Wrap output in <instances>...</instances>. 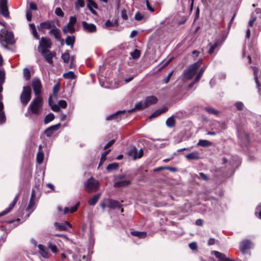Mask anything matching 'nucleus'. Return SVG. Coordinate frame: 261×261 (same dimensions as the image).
<instances>
[{
  "label": "nucleus",
  "mask_w": 261,
  "mask_h": 261,
  "mask_svg": "<svg viewBox=\"0 0 261 261\" xmlns=\"http://www.w3.org/2000/svg\"><path fill=\"white\" fill-rule=\"evenodd\" d=\"M55 14L60 17H63L64 16V13L63 12L61 9L59 7L55 9Z\"/></svg>",
  "instance_id": "de8ad7c7"
},
{
  "label": "nucleus",
  "mask_w": 261,
  "mask_h": 261,
  "mask_svg": "<svg viewBox=\"0 0 261 261\" xmlns=\"http://www.w3.org/2000/svg\"><path fill=\"white\" fill-rule=\"evenodd\" d=\"M55 26L54 23L53 21H46L45 22H41L39 25L37 27L39 31L44 33V30L45 29H52V28Z\"/></svg>",
  "instance_id": "9b49d317"
},
{
  "label": "nucleus",
  "mask_w": 261,
  "mask_h": 261,
  "mask_svg": "<svg viewBox=\"0 0 261 261\" xmlns=\"http://www.w3.org/2000/svg\"><path fill=\"white\" fill-rule=\"evenodd\" d=\"M145 3L147 9L149 10L151 12H153L154 11V9L152 7L150 6L149 2L147 0H146L145 1Z\"/></svg>",
  "instance_id": "e2e57ef3"
},
{
  "label": "nucleus",
  "mask_w": 261,
  "mask_h": 261,
  "mask_svg": "<svg viewBox=\"0 0 261 261\" xmlns=\"http://www.w3.org/2000/svg\"><path fill=\"white\" fill-rule=\"evenodd\" d=\"M49 33L55 37L56 39L62 42L63 40L61 38V34L60 30L57 28L56 26H54L52 29H51Z\"/></svg>",
  "instance_id": "f8f14e48"
},
{
  "label": "nucleus",
  "mask_w": 261,
  "mask_h": 261,
  "mask_svg": "<svg viewBox=\"0 0 261 261\" xmlns=\"http://www.w3.org/2000/svg\"><path fill=\"white\" fill-rule=\"evenodd\" d=\"M85 6V2L84 0H76L75 3V8L79 9L80 8H83Z\"/></svg>",
  "instance_id": "ea45409f"
},
{
  "label": "nucleus",
  "mask_w": 261,
  "mask_h": 261,
  "mask_svg": "<svg viewBox=\"0 0 261 261\" xmlns=\"http://www.w3.org/2000/svg\"><path fill=\"white\" fill-rule=\"evenodd\" d=\"M33 89L36 97L40 96L41 83L39 79H34L32 83Z\"/></svg>",
  "instance_id": "423d86ee"
},
{
  "label": "nucleus",
  "mask_w": 261,
  "mask_h": 261,
  "mask_svg": "<svg viewBox=\"0 0 261 261\" xmlns=\"http://www.w3.org/2000/svg\"><path fill=\"white\" fill-rule=\"evenodd\" d=\"M76 18L74 16H71L69 19V24L74 27V24L76 23Z\"/></svg>",
  "instance_id": "8fccbe9b"
},
{
  "label": "nucleus",
  "mask_w": 261,
  "mask_h": 261,
  "mask_svg": "<svg viewBox=\"0 0 261 261\" xmlns=\"http://www.w3.org/2000/svg\"><path fill=\"white\" fill-rule=\"evenodd\" d=\"M35 200L30 199L29 205L27 208V210L30 212H32L35 209Z\"/></svg>",
  "instance_id": "473e14b6"
},
{
  "label": "nucleus",
  "mask_w": 261,
  "mask_h": 261,
  "mask_svg": "<svg viewBox=\"0 0 261 261\" xmlns=\"http://www.w3.org/2000/svg\"><path fill=\"white\" fill-rule=\"evenodd\" d=\"M186 158L188 160H198L200 159L199 153L197 151H194L186 155Z\"/></svg>",
  "instance_id": "4be33fe9"
},
{
  "label": "nucleus",
  "mask_w": 261,
  "mask_h": 261,
  "mask_svg": "<svg viewBox=\"0 0 261 261\" xmlns=\"http://www.w3.org/2000/svg\"><path fill=\"white\" fill-rule=\"evenodd\" d=\"M126 111L125 110L123 111H119L115 113H114L109 116H108L106 118L107 120H111L113 119H116L118 118V116L122 114H125Z\"/></svg>",
  "instance_id": "5701e85b"
},
{
  "label": "nucleus",
  "mask_w": 261,
  "mask_h": 261,
  "mask_svg": "<svg viewBox=\"0 0 261 261\" xmlns=\"http://www.w3.org/2000/svg\"><path fill=\"white\" fill-rule=\"evenodd\" d=\"M38 248L39 250V253L41 254L42 257L44 258H49V255L48 254V252L46 251V247L43 245L39 244L38 245Z\"/></svg>",
  "instance_id": "6ab92c4d"
},
{
  "label": "nucleus",
  "mask_w": 261,
  "mask_h": 261,
  "mask_svg": "<svg viewBox=\"0 0 261 261\" xmlns=\"http://www.w3.org/2000/svg\"><path fill=\"white\" fill-rule=\"evenodd\" d=\"M212 145L213 143L212 142L206 140H199L197 143V145L202 147H208Z\"/></svg>",
  "instance_id": "cd10ccee"
},
{
  "label": "nucleus",
  "mask_w": 261,
  "mask_h": 261,
  "mask_svg": "<svg viewBox=\"0 0 261 261\" xmlns=\"http://www.w3.org/2000/svg\"><path fill=\"white\" fill-rule=\"evenodd\" d=\"M108 206L110 208H119L121 207V205L120 203L116 200L110 199L109 200Z\"/></svg>",
  "instance_id": "412c9836"
},
{
  "label": "nucleus",
  "mask_w": 261,
  "mask_h": 261,
  "mask_svg": "<svg viewBox=\"0 0 261 261\" xmlns=\"http://www.w3.org/2000/svg\"><path fill=\"white\" fill-rule=\"evenodd\" d=\"M116 23V21L115 20L114 21V22L113 23V21H110V20H108L106 23H105V25L107 27H112L114 25V24Z\"/></svg>",
  "instance_id": "bf43d9fd"
},
{
  "label": "nucleus",
  "mask_w": 261,
  "mask_h": 261,
  "mask_svg": "<svg viewBox=\"0 0 261 261\" xmlns=\"http://www.w3.org/2000/svg\"><path fill=\"white\" fill-rule=\"evenodd\" d=\"M43 103V100L41 96H36L31 101L28 109L31 111V114L38 115L41 112Z\"/></svg>",
  "instance_id": "f257e3e1"
},
{
  "label": "nucleus",
  "mask_w": 261,
  "mask_h": 261,
  "mask_svg": "<svg viewBox=\"0 0 261 261\" xmlns=\"http://www.w3.org/2000/svg\"><path fill=\"white\" fill-rule=\"evenodd\" d=\"M88 3L87 6H89L91 8H94L95 9L98 8L97 4L92 0H88Z\"/></svg>",
  "instance_id": "3c124183"
},
{
  "label": "nucleus",
  "mask_w": 261,
  "mask_h": 261,
  "mask_svg": "<svg viewBox=\"0 0 261 261\" xmlns=\"http://www.w3.org/2000/svg\"><path fill=\"white\" fill-rule=\"evenodd\" d=\"M173 71H171L167 75V76L164 79V83L165 84H167L169 82L170 77H171L172 74H173Z\"/></svg>",
  "instance_id": "052dcab7"
},
{
  "label": "nucleus",
  "mask_w": 261,
  "mask_h": 261,
  "mask_svg": "<svg viewBox=\"0 0 261 261\" xmlns=\"http://www.w3.org/2000/svg\"><path fill=\"white\" fill-rule=\"evenodd\" d=\"M217 43H215L214 44L212 45L211 46V48H210V49L208 50L209 54H213L214 51V50H215V49L217 47Z\"/></svg>",
  "instance_id": "0e129e2a"
},
{
  "label": "nucleus",
  "mask_w": 261,
  "mask_h": 261,
  "mask_svg": "<svg viewBox=\"0 0 261 261\" xmlns=\"http://www.w3.org/2000/svg\"><path fill=\"white\" fill-rule=\"evenodd\" d=\"M202 60H199L197 62L189 66L188 68L184 72V77L188 79H191L196 73L197 69L201 64Z\"/></svg>",
  "instance_id": "20e7f679"
},
{
  "label": "nucleus",
  "mask_w": 261,
  "mask_h": 261,
  "mask_svg": "<svg viewBox=\"0 0 261 261\" xmlns=\"http://www.w3.org/2000/svg\"><path fill=\"white\" fill-rule=\"evenodd\" d=\"M144 17V16L139 12H137L135 15V18L137 20H141Z\"/></svg>",
  "instance_id": "6e6d98bb"
},
{
  "label": "nucleus",
  "mask_w": 261,
  "mask_h": 261,
  "mask_svg": "<svg viewBox=\"0 0 261 261\" xmlns=\"http://www.w3.org/2000/svg\"><path fill=\"white\" fill-rule=\"evenodd\" d=\"M4 42L7 44H12L15 42V40L12 32L2 29L0 32V43L3 47L7 48V45L3 44Z\"/></svg>",
  "instance_id": "f03ea898"
},
{
  "label": "nucleus",
  "mask_w": 261,
  "mask_h": 261,
  "mask_svg": "<svg viewBox=\"0 0 261 261\" xmlns=\"http://www.w3.org/2000/svg\"><path fill=\"white\" fill-rule=\"evenodd\" d=\"M5 73L3 71H0V85H2L5 82Z\"/></svg>",
  "instance_id": "09e8293b"
},
{
  "label": "nucleus",
  "mask_w": 261,
  "mask_h": 261,
  "mask_svg": "<svg viewBox=\"0 0 261 261\" xmlns=\"http://www.w3.org/2000/svg\"><path fill=\"white\" fill-rule=\"evenodd\" d=\"M47 247L53 253H56L57 252L56 246L53 245L51 243L48 242L47 243Z\"/></svg>",
  "instance_id": "37998d69"
},
{
  "label": "nucleus",
  "mask_w": 261,
  "mask_h": 261,
  "mask_svg": "<svg viewBox=\"0 0 261 261\" xmlns=\"http://www.w3.org/2000/svg\"><path fill=\"white\" fill-rule=\"evenodd\" d=\"M51 44L52 43L50 39L42 37L39 42V48H40L41 50H43V49H48L47 48L51 47Z\"/></svg>",
  "instance_id": "0eeeda50"
},
{
  "label": "nucleus",
  "mask_w": 261,
  "mask_h": 261,
  "mask_svg": "<svg viewBox=\"0 0 261 261\" xmlns=\"http://www.w3.org/2000/svg\"><path fill=\"white\" fill-rule=\"evenodd\" d=\"M60 126V123L51 125L45 129L44 131V134L47 137H49L51 136L54 132L57 130L59 128Z\"/></svg>",
  "instance_id": "dca6fc26"
},
{
  "label": "nucleus",
  "mask_w": 261,
  "mask_h": 261,
  "mask_svg": "<svg viewBox=\"0 0 261 261\" xmlns=\"http://www.w3.org/2000/svg\"><path fill=\"white\" fill-rule=\"evenodd\" d=\"M63 76L66 79H74L75 75L72 71H68V72L64 73Z\"/></svg>",
  "instance_id": "f704fd0d"
},
{
  "label": "nucleus",
  "mask_w": 261,
  "mask_h": 261,
  "mask_svg": "<svg viewBox=\"0 0 261 261\" xmlns=\"http://www.w3.org/2000/svg\"><path fill=\"white\" fill-rule=\"evenodd\" d=\"M121 15L122 18L124 20H126L127 19V16L126 12L125 10H123L121 11Z\"/></svg>",
  "instance_id": "338daca9"
},
{
  "label": "nucleus",
  "mask_w": 261,
  "mask_h": 261,
  "mask_svg": "<svg viewBox=\"0 0 261 261\" xmlns=\"http://www.w3.org/2000/svg\"><path fill=\"white\" fill-rule=\"evenodd\" d=\"M74 41L75 38L73 36H68L65 40L66 44L71 46H73Z\"/></svg>",
  "instance_id": "2f4dec72"
},
{
  "label": "nucleus",
  "mask_w": 261,
  "mask_h": 261,
  "mask_svg": "<svg viewBox=\"0 0 261 261\" xmlns=\"http://www.w3.org/2000/svg\"><path fill=\"white\" fill-rule=\"evenodd\" d=\"M131 233L139 238H145L147 236V233L145 231H133Z\"/></svg>",
  "instance_id": "c85d7f7f"
},
{
  "label": "nucleus",
  "mask_w": 261,
  "mask_h": 261,
  "mask_svg": "<svg viewBox=\"0 0 261 261\" xmlns=\"http://www.w3.org/2000/svg\"><path fill=\"white\" fill-rule=\"evenodd\" d=\"M51 110L56 112H60V108L58 105H54L51 107Z\"/></svg>",
  "instance_id": "13d9d810"
},
{
  "label": "nucleus",
  "mask_w": 261,
  "mask_h": 261,
  "mask_svg": "<svg viewBox=\"0 0 261 261\" xmlns=\"http://www.w3.org/2000/svg\"><path fill=\"white\" fill-rule=\"evenodd\" d=\"M7 0H1V13L4 17H8L9 12L7 6Z\"/></svg>",
  "instance_id": "ddd939ff"
},
{
  "label": "nucleus",
  "mask_w": 261,
  "mask_h": 261,
  "mask_svg": "<svg viewBox=\"0 0 261 261\" xmlns=\"http://www.w3.org/2000/svg\"><path fill=\"white\" fill-rule=\"evenodd\" d=\"M101 196V193H98L94 195L88 200V204L90 205H94L97 202L98 200Z\"/></svg>",
  "instance_id": "393cba45"
},
{
  "label": "nucleus",
  "mask_w": 261,
  "mask_h": 261,
  "mask_svg": "<svg viewBox=\"0 0 261 261\" xmlns=\"http://www.w3.org/2000/svg\"><path fill=\"white\" fill-rule=\"evenodd\" d=\"M130 183V180H120L115 182L114 187L115 188L121 187L128 185Z\"/></svg>",
  "instance_id": "bb28decb"
},
{
  "label": "nucleus",
  "mask_w": 261,
  "mask_h": 261,
  "mask_svg": "<svg viewBox=\"0 0 261 261\" xmlns=\"http://www.w3.org/2000/svg\"><path fill=\"white\" fill-rule=\"evenodd\" d=\"M145 108H146V107L144 106V102H139L135 105L134 109L128 110L127 111V112L130 113V112H132L134 110H141Z\"/></svg>",
  "instance_id": "7c9ffc66"
},
{
  "label": "nucleus",
  "mask_w": 261,
  "mask_h": 261,
  "mask_svg": "<svg viewBox=\"0 0 261 261\" xmlns=\"http://www.w3.org/2000/svg\"><path fill=\"white\" fill-rule=\"evenodd\" d=\"M58 105L60 107L65 108L67 107V102L64 100H61L58 102Z\"/></svg>",
  "instance_id": "5fc2aeb1"
},
{
  "label": "nucleus",
  "mask_w": 261,
  "mask_h": 261,
  "mask_svg": "<svg viewBox=\"0 0 261 261\" xmlns=\"http://www.w3.org/2000/svg\"><path fill=\"white\" fill-rule=\"evenodd\" d=\"M61 58L65 63H68L70 60L69 54L68 51L65 52L62 55Z\"/></svg>",
  "instance_id": "58836bf2"
},
{
  "label": "nucleus",
  "mask_w": 261,
  "mask_h": 261,
  "mask_svg": "<svg viewBox=\"0 0 261 261\" xmlns=\"http://www.w3.org/2000/svg\"><path fill=\"white\" fill-rule=\"evenodd\" d=\"M234 106L238 110H242L244 108V103L241 101H237L235 102Z\"/></svg>",
  "instance_id": "a18cd8bd"
},
{
  "label": "nucleus",
  "mask_w": 261,
  "mask_h": 261,
  "mask_svg": "<svg viewBox=\"0 0 261 261\" xmlns=\"http://www.w3.org/2000/svg\"><path fill=\"white\" fill-rule=\"evenodd\" d=\"M44 159V153L42 150L41 146L40 145L36 155V160L38 164H40L43 162Z\"/></svg>",
  "instance_id": "aec40b11"
},
{
  "label": "nucleus",
  "mask_w": 261,
  "mask_h": 261,
  "mask_svg": "<svg viewBox=\"0 0 261 261\" xmlns=\"http://www.w3.org/2000/svg\"><path fill=\"white\" fill-rule=\"evenodd\" d=\"M205 69V68L203 67L200 70V71H199V72L198 73L195 77V82H198L199 81Z\"/></svg>",
  "instance_id": "79ce46f5"
},
{
  "label": "nucleus",
  "mask_w": 261,
  "mask_h": 261,
  "mask_svg": "<svg viewBox=\"0 0 261 261\" xmlns=\"http://www.w3.org/2000/svg\"><path fill=\"white\" fill-rule=\"evenodd\" d=\"M118 167V164L117 163H112L108 165L107 169L109 171H112L116 170Z\"/></svg>",
  "instance_id": "a19ab883"
},
{
  "label": "nucleus",
  "mask_w": 261,
  "mask_h": 261,
  "mask_svg": "<svg viewBox=\"0 0 261 261\" xmlns=\"http://www.w3.org/2000/svg\"><path fill=\"white\" fill-rule=\"evenodd\" d=\"M18 196H19V194H17V195H16V196L14 198L13 201L10 204L9 206L7 208H6L5 210H4L3 212L0 213V217L7 214L12 210V209L13 208V207L15 205V204L18 200Z\"/></svg>",
  "instance_id": "2eb2a0df"
},
{
  "label": "nucleus",
  "mask_w": 261,
  "mask_h": 261,
  "mask_svg": "<svg viewBox=\"0 0 261 261\" xmlns=\"http://www.w3.org/2000/svg\"><path fill=\"white\" fill-rule=\"evenodd\" d=\"M189 247L193 250H196L197 249V244L195 242H192L189 245Z\"/></svg>",
  "instance_id": "680f3d73"
},
{
  "label": "nucleus",
  "mask_w": 261,
  "mask_h": 261,
  "mask_svg": "<svg viewBox=\"0 0 261 261\" xmlns=\"http://www.w3.org/2000/svg\"><path fill=\"white\" fill-rule=\"evenodd\" d=\"M63 32L64 33L66 34L68 33H73L75 32L74 27L70 24L68 23L67 25L64 26L63 29Z\"/></svg>",
  "instance_id": "a878e982"
},
{
  "label": "nucleus",
  "mask_w": 261,
  "mask_h": 261,
  "mask_svg": "<svg viewBox=\"0 0 261 261\" xmlns=\"http://www.w3.org/2000/svg\"><path fill=\"white\" fill-rule=\"evenodd\" d=\"M32 90L30 86H27L23 87L22 91L20 96L21 104L26 106L31 99Z\"/></svg>",
  "instance_id": "39448f33"
},
{
  "label": "nucleus",
  "mask_w": 261,
  "mask_h": 261,
  "mask_svg": "<svg viewBox=\"0 0 261 261\" xmlns=\"http://www.w3.org/2000/svg\"><path fill=\"white\" fill-rule=\"evenodd\" d=\"M211 253L214 255L215 257L220 261H233L232 260L227 257L225 254L217 251H212Z\"/></svg>",
  "instance_id": "4468645a"
},
{
  "label": "nucleus",
  "mask_w": 261,
  "mask_h": 261,
  "mask_svg": "<svg viewBox=\"0 0 261 261\" xmlns=\"http://www.w3.org/2000/svg\"><path fill=\"white\" fill-rule=\"evenodd\" d=\"M23 75L26 80H29L31 77L30 70L28 68H24L23 70Z\"/></svg>",
  "instance_id": "49530a36"
},
{
  "label": "nucleus",
  "mask_w": 261,
  "mask_h": 261,
  "mask_svg": "<svg viewBox=\"0 0 261 261\" xmlns=\"http://www.w3.org/2000/svg\"><path fill=\"white\" fill-rule=\"evenodd\" d=\"M166 125L169 127H172L175 125V119L173 116L168 118L166 122Z\"/></svg>",
  "instance_id": "72a5a7b5"
},
{
  "label": "nucleus",
  "mask_w": 261,
  "mask_h": 261,
  "mask_svg": "<svg viewBox=\"0 0 261 261\" xmlns=\"http://www.w3.org/2000/svg\"><path fill=\"white\" fill-rule=\"evenodd\" d=\"M6 121L5 115L4 111L0 112V124H2Z\"/></svg>",
  "instance_id": "603ef678"
},
{
  "label": "nucleus",
  "mask_w": 261,
  "mask_h": 261,
  "mask_svg": "<svg viewBox=\"0 0 261 261\" xmlns=\"http://www.w3.org/2000/svg\"><path fill=\"white\" fill-rule=\"evenodd\" d=\"M199 177L198 176V175H196V177H197L198 178H200L204 180H207L208 179V176L206 174H204L202 172L199 173Z\"/></svg>",
  "instance_id": "864d4df0"
},
{
  "label": "nucleus",
  "mask_w": 261,
  "mask_h": 261,
  "mask_svg": "<svg viewBox=\"0 0 261 261\" xmlns=\"http://www.w3.org/2000/svg\"><path fill=\"white\" fill-rule=\"evenodd\" d=\"M253 246V244L251 241L244 240L240 243V249L243 253H245L247 250L252 248Z\"/></svg>",
  "instance_id": "1a4fd4ad"
},
{
  "label": "nucleus",
  "mask_w": 261,
  "mask_h": 261,
  "mask_svg": "<svg viewBox=\"0 0 261 261\" xmlns=\"http://www.w3.org/2000/svg\"><path fill=\"white\" fill-rule=\"evenodd\" d=\"M205 110L210 114L217 115L218 113L217 111L210 108H205Z\"/></svg>",
  "instance_id": "4d7b16f0"
},
{
  "label": "nucleus",
  "mask_w": 261,
  "mask_h": 261,
  "mask_svg": "<svg viewBox=\"0 0 261 261\" xmlns=\"http://www.w3.org/2000/svg\"><path fill=\"white\" fill-rule=\"evenodd\" d=\"M115 142V141L114 140H112L110 141L109 142H108L104 146V149H106L107 148L110 147Z\"/></svg>",
  "instance_id": "69168bd1"
},
{
  "label": "nucleus",
  "mask_w": 261,
  "mask_h": 261,
  "mask_svg": "<svg viewBox=\"0 0 261 261\" xmlns=\"http://www.w3.org/2000/svg\"><path fill=\"white\" fill-rule=\"evenodd\" d=\"M130 55L133 59H137L140 56V51L139 49H136L133 52H131Z\"/></svg>",
  "instance_id": "4c0bfd02"
},
{
  "label": "nucleus",
  "mask_w": 261,
  "mask_h": 261,
  "mask_svg": "<svg viewBox=\"0 0 261 261\" xmlns=\"http://www.w3.org/2000/svg\"><path fill=\"white\" fill-rule=\"evenodd\" d=\"M27 20L30 21L32 19V12L30 11H28L26 13Z\"/></svg>",
  "instance_id": "774afa93"
},
{
  "label": "nucleus",
  "mask_w": 261,
  "mask_h": 261,
  "mask_svg": "<svg viewBox=\"0 0 261 261\" xmlns=\"http://www.w3.org/2000/svg\"><path fill=\"white\" fill-rule=\"evenodd\" d=\"M79 204L77 203L76 204V205L71 207L70 208L69 207H65L64 210V214H67L69 212L72 213L75 212L77 210V207L79 206Z\"/></svg>",
  "instance_id": "c9c22d12"
},
{
  "label": "nucleus",
  "mask_w": 261,
  "mask_h": 261,
  "mask_svg": "<svg viewBox=\"0 0 261 261\" xmlns=\"http://www.w3.org/2000/svg\"><path fill=\"white\" fill-rule=\"evenodd\" d=\"M167 111V108L165 107L162 108V109H159L154 112L150 116V118H152L156 117L162 113L166 112Z\"/></svg>",
  "instance_id": "c756f323"
},
{
  "label": "nucleus",
  "mask_w": 261,
  "mask_h": 261,
  "mask_svg": "<svg viewBox=\"0 0 261 261\" xmlns=\"http://www.w3.org/2000/svg\"><path fill=\"white\" fill-rule=\"evenodd\" d=\"M128 155L133 159H137V149L136 147H132L128 151Z\"/></svg>",
  "instance_id": "b1692460"
},
{
  "label": "nucleus",
  "mask_w": 261,
  "mask_h": 261,
  "mask_svg": "<svg viewBox=\"0 0 261 261\" xmlns=\"http://www.w3.org/2000/svg\"><path fill=\"white\" fill-rule=\"evenodd\" d=\"M55 227L60 230H66L68 227H71V224L68 221H65L64 223H55Z\"/></svg>",
  "instance_id": "f3484780"
},
{
  "label": "nucleus",
  "mask_w": 261,
  "mask_h": 261,
  "mask_svg": "<svg viewBox=\"0 0 261 261\" xmlns=\"http://www.w3.org/2000/svg\"><path fill=\"white\" fill-rule=\"evenodd\" d=\"M41 54L47 63L50 64L53 63V58L55 56V53L48 49H43L41 50Z\"/></svg>",
  "instance_id": "6e6552de"
},
{
  "label": "nucleus",
  "mask_w": 261,
  "mask_h": 261,
  "mask_svg": "<svg viewBox=\"0 0 261 261\" xmlns=\"http://www.w3.org/2000/svg\"><path fill=\"white\" fill-rule=\"evenodd\" d=\"M82 25L84 31L87 33H93L96 31V27L93 23L83 21L82 22Z\"/></svg>",
  "instance_id": "9d476101"
},
{
  "label": "nucleus",
  "mask_w": 261,
  "mask_h": 261,
  "mask_svg": "<svg viewBox=\"0 0 261 261\" xmlns=\"http://www.w3.org/2000/svg\"><path fill=\"white\" fill-rule=\"evenodd\" d=\"M158 101V98L154 96H148L146 98L144 101V106L148 107L151 105L156 103Z\"/></svg>",
  "instance_id": "a211bd4d"
},
{
  "label": "nucleus",
  "mask_w": 261,
  "mask_h": 261,
  "mask_svg": "<svg viewBox=\"0 0 261 261\" xmlns=\"http://www.w3.org/2000/svg\"><path fill=\"white\" fill-rule=\"evenodd\" d=\"M55 118L54 115L53 113H49L46 116L44 119V123L45 124H47Z\"/></svg>",
  "instance_id": "e433bc0d"
},
{
  "label": "nucleus",
  "mask_w": 261,
  "mask_h": 261,
  "mask_svg": "<svg viewBox=\"0 0 261 261\" xmlns=\"http://www.w3.org/2000/svg\"><path fill=\"white\" fill-rule=\"evenodd\" d=\"M99 182L91 177L84 182L85 190L88 193L94 192L99 189Z\"/></svg>",
  "instance_id": "7ed1b4c3"
},
{
  "label": "nucleus",
  "mask_w": 261,
  "mask_h": 261,
  "mask_svg": "<svg viewBox=\"0 0 261 261\" xmlns=\"http://www.w3.org/2000/svg\"><path fill=\"white\" fill-rule=\"evenodd\" d=\"M254 68V76L255 83L256 84L257 87L259 88L260 86V84L259 81L258 80V76L257 74V69L256 67H253Z\"/></svg>",
  "instance_id": "c03bdc74"
}]
</instances>
